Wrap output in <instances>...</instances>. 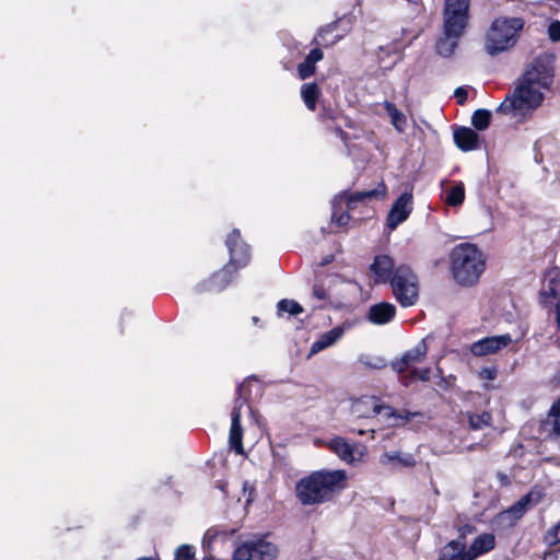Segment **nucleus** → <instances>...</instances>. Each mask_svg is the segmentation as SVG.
<instances>
[{
  "label": "nucleus",
  "mask_w": 560,
  "mask_h": 560,
  "mask_svg": "<svg viewBox=\"0 0 560 560\" xmlns=\"http://www.w3.org/2000/svg\"><path fill=\"white\" fill-rule=\"evenodd\" d=\"M552 68L547 55L538 56L526 69L514 91L505 96L497 113L522 119L544 100V91L552 83Z\"/></svg>",
  "instance_id": "f257e3e1"
},
{
  "label": "nucleus",
  "mask_w": 560,
  "mask_h": 560,
  "mask_svg": "<svg viewBox=\"0 0 560 560\" xmlns=\"http://www.w3.org/2000/svg\"><path fill=\"white\" fill-rule=\"evenodd\" d=\"M345 470H316L300 479L295 487L303 505H318L331 501L346 487Z\"/></svg>",
  "instance_id": "f03ea898"
},
{
  "label": "nucleus",
  "mask_w": 560,
  "mask_h": 560,
  "mask_svg": "<svg viewBox=\"0 0 560 560\" xmlns=\"http://www.w3.org/2000/svg\"><path fill=\"white\" fill-rule=\"evenodd\" d=\"M469 0H444L442 35L436 42V52L450 57L458 46L469 20Z\"/></svg>",
  "instance_id": "7ed1b4c3"
},
{
  "label": "nucleus",
  "mask_w": 560,
  "mask_h": 560,
  "mask_svg": "<svg viewBox=\"0 0 560 560\" xmlns=\"http://www.w3.org/2000/svg\"><path fill=\"white\" fill-rule=\"evenodd\" d=\"M450 260L455 280H477L486 268L483 253L471 243L456 245Z\"/></svg>",
  "instance_id": "20e7f679"
},
{
  "label": "nucleus",
  "mask_w": 560,
  "mask_h": 560,
  "mask_svg": "<svg viewBox=\"0 0 560 560\" xmlns=\"http://www.w3.org/2000/svg\"><path fill=\"white\" fill-rule=\"evenodd\" d=\"M523 21L517 18H500L491 24L485 48L491 55H498L513 47L516 43L517 33L523 28Z\"/></svg>",
  "instance_id": "39448f33"
},
{
  "label": "nucleus",
  "mask_w": 560,
  "mask_h": 560,
  "mask_svg": "<svg viewBox=\"0 0 560 560\" xmlns=\"http://www.w3.org/2000/svg\"><path fill=\"white\" fill-rule=\"evenodd\" d=\"M386 196V186L384 183H378L374 189L355 191L348 194L342 191L335 196L331 202V220L339 228L347 225L350 221L348 211L352 210L357 203L365 202L372 198L383 199Z\"/></svg>",
  "instance_id": "423d86ee"
},
{
  "label": "nucleus",
  "mask_w": 560,
  "mask_h": 560,
  "mask_svg": "<svg viewBox=\"0 0 560 560\" xmlns=\"http://www.w3.org/2000/svg\"><path fill=\"white\" fill-rule=\"evenodd\" d=\"M225 246L230 254L229 262L222 268L224 278H232L236 271L247 266L250 260V248L242 238L238 230L234 229L225 240Z\"/></svg>",
  "instance_id": "0eeeda50"
},
{
  "label": "nucleus",
  "mask_w": 560,
  "mask_h": 560,
  "mask_svg": "<svg viewBox=\"0 0 560 560\" xmlns=\"http://www.w3.org/2000/svg\"><path fill=\"white\" fill-rule=\"evenodd\" d=\"M278 548L265 538H254L237 546L233 552V560H275Z\"/></svg>",
  "instance_id": "6e6552de"
},
{
  "label": "nucleus",
  "mask_w": 560,
  "mask_h": 560,
  "mask_svg": "<svg viewBox=\"0 0 560 560\" xmlns=\"http://www.w3.org/2000/svg\"><path fill=\"white\" fill-rule=\"evenodd\" d=\"M544 497L539 489H532L508 510L499 514V521L508 526H513L532 508L537 505Z\"/></svg>",
  "instance_id": "1a4fd4ad"
},
{
  "label": "nucleus",
  "mask_w": 560,
  "mask_h": 560,
  "mask_svg": "<svg viewBox=\"0 0 560 560\" xmlns=\"http://www.w3.org/2000/svg\"><path fill=\"white\" fill-rule=\"evenodd\" d=\"M247 381L240 384L236 388L237 397L234 402V407L231 411V428L229 434L230 447L235 451L236 454H244L243 448V429L241 425V408L243 407L245 399H242L244 390L247 386Z\"/></svg>",
  "instance_id": "9d476101"
},
{
  "label": "nucleus",
  "mask_w": 560,
  "mask_h": 560,
  "mask_svg": "<svg viewBox=\"0 0 560 560\" xmlns=\"http://www.w3.org/2000/svg\"><path fill=\"white\" fill-rule=\"evenodd\" d=\"M370 270L376 280H409L413 276L408 266L402 265L394 269V261L387 255L376 256Z\"/></svg>",
  "instance_id": "9b49d317"
},
{
  "label": "nucleus",
  "mask_w": 560,
  "mask_h": 560,
  "mask_svg": "<svg viewBox=\"0 0 560 560\" xmlns=\"http://www.w3.org/2000/svg\"><path fill=\"white\" fill-rule=\"evenodd\" d=\"M413 209L412 190L402 192L393 203L387 218L386 225L394 231L400 223L405 222Z\"/></svg>",
  "instance_id": "f8f14e48"
},
{
  "label": "nucleus",
  "mask_w": 560,
  "mask_h": 560,
  "mask_svg": "<svg viewBox=\"0 0 560 560\" xmlns=\"http://www.w3.org/2000/svg\"><path fill=\"white\" fill-rule=\"evenodd\" d=\"M329 450L347 464L360 462L364 455L357 443H350L342 436H335L328 443Z\"/></svg>",
  "instance_id": "ddd939ff"
},
{
  "label": "nucleus",
  "mask_w": 560,
  "mask_h": 560,
  "mask_svg": "<svg viewBox=\"0 0 560 560\" xmlns=\"http://www.w3.org/2000/svg\"><path fill=\"white\" fill-rule=\"evenodd\" d=\"M511 342L512 337L510 334L485 337L470 346V352L475 357H483L506 348Z\"/></svg>",
  "instance_id": "4468645a"
},
{
  "label": "nucleus",
  "mask_w": 560,
  "mask_h": 560,
  "mask_svg": "<svg viewBox=\"0 0 560 560\" xmlns=\"http://www.w3.org/2000/svg\"><path fill=\"white\" fill-rule=\"evenodd\" d=\"M428 352V347L422 339L412 349L406 351L402 357L392 363V368L397 373L401 374L409 370L413 364L421 362Z\"/></svg>",
  "instance_id": "2eb2a0df"
},
{
  "label": "nucleus",
  "mask_w": 560,
  "mask_h": 560,
  "mask_svg": "<svg viewBox=\"0 0 560 560\" xmlns=\"http://www.w3.org/2000/svg\"><path fill=\"white\" fill-rule=\"evenodd\" d=\"M472 527L469 525L460 528V538L454 539L443 546L439 551V560H463L467 559L466 544L463 540L466 533H471Z\"/></svg>",
  "instance_id": "dca6fc26"
},
{
  "label": "nucleus",
  "mask_w": 560,
  "mask_h": 560,
  "mask_svg": "<svg viewBox=\"0 0 560 560\" xmlns=\"http://www.w3.org/2000/svg\"><path fill=\"white\" fill-rule=\"evenodd\" d=\"M396 301L402 307H409L417 303L419 298L418 282H389Z\"/></svg>",
  "instance_id": "f3484780"
},
{
  "label": "nucleus",
  "mask_w": 560,
  "mask_h": 560,
  "mask_svg": "<svg viewBox=\"0 0 560 560\" xmlns=\"http://www.w3.org/2000/svg\"><path fill=\"white\" fill-rule=\"evenodd\" d=\"M396 316V306L388 302H380L369 307L366 313V320L373 325H386Z\"/></svg>",
  "instance_id": "a211bd4d"
},
{
  "label": "nucleus",
  "mask_w": 560,
  "mask_h": 560,
  "mask_svg": "<svg viewBox=\"0 0 560 560\" xmlns=\"http://www.w3.org/2000/svg\"><path fill=\"white\" fill-rule=\"evenodd\" d=\"M539 433L544 439L560 436V398L553 402L547 417L540 421Z\"/></svg>",
  "instance_id": "6ab92c4d"
},
{
  "label": "nucleus",
  "mask_w": 560,
  "mask_h": 560,
  "mask_svg": "<svg viewBox=\"0 0 560 560\" xmlns=\"http://www.w3.org/2000/svg\"><path fill=\"white\" fill-rule=\"evenodd\" d=\"M339 22L335 21L322 27L313 39V44L323 47H331L341 40L345 36L343 33L335 34Z\"/></svg>",
  "instance_id": "aec40b11"
},
{
  "label": "nucleus",
  "mask_w": 560,
  "mask_h": 560,
  "mask_svg": "<svg viewBox=\"0 0 560 560\" xmlns=\"http://www.w3.org/2000/svg\"><path fill=\"white\" fill-rule=\"evenodd\" d=\"M494 536L492 534H481L477 536L467 551V559L475 560L479 556L492 550L494 548Z\"/></svg>",
  "instance_id": "412c9836"
},
{
  "label": "nucleus",
  "mask_w": 560,
  "mask_h": 560,
  "mask_svg": "<svg viewBox=\"0 0 560 560\" xmlns=\"http://www.w3.org/2000/svg\"><path fill=\"white\" fill-rule=\"evenodd\" d=\"M454 141L462 151H471L478 148L479 136L471 128L462 127L454 131Z\"/></svg>",
  "instance_id": "4be33fe9"
},
{
  "label": "nucleus",
  "mask_w": 560,
  "mask_h": 560,
  "mask_svg": "<svg viewBox=\"0 0 560 560\" xmlns=\"http://www.w3.org/2000/svg\"><path fill=\"white\" fill-rule=\"evenodd\" d=\"M235 533V529H225L223 526H213L207 529L202 537V549L206 553H210L212 549V544L220 540L224 542L226 539H229L233 534Z\"/></svg>",
  "instance_id": "5701e85b"
},
{
  "label": "nucleus",
  "mask_w": 560,
  "mask_h": 560,
  "mask_svg": "<svg viewBox=\"0 0 560 560\" xmlns=\"http://www.w3.org/2000/svg\"><path fill=\"white\" fill-rule=\"evenodd\" d=\"M380 462L383 465L390 466L393 468L396 467H406L410 468L416 465V458L410 453L404 452H386L381 456Z\"/></svg>",
  "instance_id": "b1692460"
},
{
  "label": "nucleus",
  "mask_w": 560,
  "mask_h": 560,
  "mask_svg": "<svg viewBox=\"0 0 560 560\" xmlns=\"http://www.w3.org/2000/svg\"><path fill=\"white\" fill-rule=\"evenodd\" d=\"M343 328L340 326L334 327L332 329L325 331L319 338L314 341L311 346V354H316L326 348L336 343L343 335Z\"/></svg>",
  "instance_id": "393cba45"
},
{
  "label": "nucleus",
  "mask_w": 560,
  "mask_h": 560,
  "mask_svg": "<svg viewBox=\"0 0 560 560\" xmlns=\"http://www.w3.org/2000/svg\"><path fill=\"white\" fill-rule=\"evenodd\" d=\"M323 57H324L323 51L318 47L313 48L308 52V55L306 56L304 61H302L298 66V73H299L300 79L305 80V79L310 78L312 74H314L315 65H316V62L320 61L323 59Z\"/></svg>",
  "instance_id": "a878e982"
},
{
  "label": "nucleus",
  "mask_w": 560,
  "mask_h": 560,
  "mask_svg": "<svg viewBox=\"0 0 560 560\" xmlns=\"http://www.w3.org/2000/svg\"><path fill=\"white\" fill-rule=\"evenodd\" d=\"M384 107L390 118V122L393 125V127L398 131V132H404L406 127H407V117L406 115L400 112L395 104L390 103V102H385L384 103Z\"/></svg>",
  "instance_id": "bb28decb"
},
{
  "label": "nucleus",
  "mask_w": 560,
  "mask_h": 560,
  "mask_svg": "<svg viewBox=\"0 0 560 560\" xmlns=\"http://www.w3.org/2000/svg\"><path fill=\"white\" fill-rule=\"evenodd\" d=\"M320 92L316 83H305L301 88V97L310 110H315Z\"/></svg>",
  "instance_id": "cd10ccee"
},
{
  "label": "nucleus",
  "mask_w": 560,
  "mask_h": 560,
  "mask_svg": "<svg viewBox=\"0 0 560 560\" xmlns=\"http://www.w3.org/2000/svg\"><path fill=\"white\" fill-rule=\"evenodd\" d=\"M375 396L362 398L352 404V413L358 418H373L372 406L374 405Z\"/></svg>",
  "instance_id": "c85d7f7f"
},
{
  "label": "nucleus",
  "mask_w": 560,
  "mask_h": 560,
  "mask_svg": "<svg viewBox=\"0 0 560 560\" xmlns=\"http://www.w3.org/2000/svg\"><path fill=\"white\" fill-rule=\"evenodd\" d=\"M551 284H555L549 288L548 291H541L540 292V300L541 303L547 305L548 303H551V301L558 300L556 304V314H557V320L560 323V282H550Z\"/></svg>",
  "instance_id": "c756f323"
},
{
  "label": "nucleus",
  "mask_w": 560,
  "mask_h": 560,
  "mask_svg": "<svg viewBox=\"0 0 560 560\" xmlns=\"http://www.w3.org/2000/svg\"><path fill=\"white\" fill-rule=\"evenodd\" d=\"M372 413L375 416L382 415L387 420L392 418L396 420L398 417H402L401 413L393 407L382 404L377 397H375L374 405L372 406Z\"/></svg>",
  "instance_id": "7c9ffc66"
},
{
  "label": "nucleus",
  "mask_w": 560,
  "mask_h": 560,
  "mask_svg": "<svg viewBox=\"0 0 560 560\" xmlns=\"http://www.w3.org/2000/svg\"><path fill=\"white\" fill-rule=\"evenodd\" d=\"M303 312V307L294 300L282 299L277 304V313L282 316L284 313L298 315Z\"/></svg>",
  "instance_id": "2f4dec72"
},
{
  "label": "nucleus",
  "mask_w": 560,
  "mask_h": 560,
  "mask_svg": "<svg viewBox=\"0 0 560 560\" xmlns=\"http://www.w3.org/2000/svg\"><path fill=\"white\" fill-rule=\"evenodd\" d=\"M490 119V110L477 109L471 116V124L477 130H486L489 127Z\"/></svg>",
  "instance_id": "473e14b6"
},
{
  "label": "nucleus",
  "mask_w": 560,
  "mask_h": 560,
  "mask_svg": "<svg viewBox=\"0 0 560 560\" xmlns=\"http://www.w3.org/2000/svg\"><path fill=\"white\" fill-rule=\"evenodd\" d=\"M465 198V189L462 183L454 185L446 195V202L450 206H459L463 203Z\"/></svg>",
  "instance_id": "72a5a7b5"
},
{
  "label": "nucleus",
  "mask_w": 560,
  "mask_h": 560,
  "mask_svg": "<svg viewBox=\"0 0 560 560\" xmlns=\"http://www.w3.org/2000/svg\"><path fill=\"white\" fill-rule=\"evenodd\" d=\"M468 419L469 424L474 430H480L490 425L492 417L489 412L483 411L481 413H471Z\"/></svg>",
  "instance_id": "f704fd0d"
},
{
  "label": "nucleus",
  "mask_w": 560,
  "mask_h": 560,
  "mask_svg": "<svg viewBox=\"0 0 560 560\" xmlns=\"http://www.w3.org/2000/svg\"><path fill=\"white\" fill-rule=\"evenodd\" d=\"M226 288L225 282H199L194 291L198 294L209 292V293H220L224 291Z\"/></svg>",
  "instance_id": "c9c22d12"
},
{
  "label": "nucleus",
  "mask_w": 560,
  "mask_h": 560,
  "mask_svg": "<svg viewBox=\"0 0 560 560\" xmlns=\"http://www.w3.org/2000/svg\"><path fill=\"white\" fill-rule=\"evenodd\" d=\"M336 262V257L334 255H328L326 257H324L320 262H318L315 268H314V276L316 278H322L324 276H339V273L337 272H328L326 273L323 268L327 265H330V264H335Z\"/></svg>",
  "instance_id": "e433bc0d"
},
{
  "label": "nucleus",
  "mask_w": 560,
  "mask_h": 560,
  "mask_svg": "<svg viewBox=\"0 0 560 560\" xmlns=\"http://www.w3.org/2000/svg\"><path fill=\"white\" fill-rule=\"evenodd\" d=\"M195 557V548L191 545H180L175 550V559L176 560H192Z\"/></svg>",
  "instance_id": "4c0bfd02"
},
{
  "label": "nucleus",
  "mask_w": 560,
  "mask_h": 560,
  "mask_svg": "<svg viewBox=\"0 0 560 560\" xmlns=\"http://www.w3.org/2000/svg\"><path fill=\"white\" fill-rule=\"evenodd\" d=\"M546 540L550 545H557L560 542V522L548 529Z\"/></svg>",
  "instance_id": "58836bf2"
},
{
  "label": "nucleus",
  "mask_w": 560,
  "mask_h": 560,
  "mask_svg": "<svg viewBox=\"0 0 560 560\" xmlns=\"http://www.w3.org/2000/svg\"><path fill=\"white\" fill-rule=\"evenodd\" d=\"M548 34L552 40H555V42L560 40V22L559 21H555V22L550 23V25L548 27Z\"/></svg>",
  "instance_id": "ea45409f"
},
{
  "label": "nucleus",
  "mask_w": 560,
  "mask_h": 560,
  "mask_svg": "<svg viewBox=\"0 0 560 560\" xmlns=\"http://www.w3.org/2000/svg\"><path fill=\"white\" fill-rule=\"evenodd\" d=\"M430 369L429 368H425V369H422V370H418V369H415L412 371V378H419L421 381H428L430 378Z\"/></svg>",
  "instance_id": "a19ab883"
},
{
  "label": "nucleus",
  "mask_w": 560,
  "mask_h": 560,
  "mask_svg": "<svg viewBox=\"0 0 560 560\" xmlns=\"http://www.w3.org/2000/svg\"><path fill=\"white\" fill-rule=\"evenodd\" d=\"M361 362L372 369H382L386 365L385 360L382 358H375L372 362L361 359Z\"/></svg>",
  "instance_id": "79ce46f5"
},
{
  "label": "nucleus",
  "mask_w": 560,
  "mask_h": 560,
  "mask_svg": "<svg viewBox=\"0 0 560 560\" xmlns=\"http://www.w3.org/2000/svg\"><path fill=\"white\" fill-rule=\"evenodd\" d=\"M313 294L320 301H325L328 298L327 291L319 284L314 285Z\"/></svg>",
  "instance_id": "37998d69"
},
{
  "label": "nucleus",
  "mask_w": 560,
  "mask_h": 560,
  "mask_svg": "<svg viewBox=\"0 0 560 560\" xmlns=\"http://www.w3.org/2000/svg\"><path fill=\"white\" fill-rule=\"evenodd\" d=\"M455 97L457 98V103L463 105L467 100V91L464 88H457L454 92Z\"/></svg>",
  "instance_id": "c03bdc74"
},
{
  "label": "nucleus",
  "mask_w": 560,
  "mask_h": 560,
  "mask_svg": "<svg viewBox=\"0 0 560 560\" xmlns=\"http://www.w3.org/2000/svg\"><path fill=\"white\" fill-rule=\"evenodd\" d=\"M401 416L402 417H398L396 421L401 420L402 422H407L412 418L420 416V412L405 411L404 413H401ZM393 425H398V422L393 423Z\"/></svg>",
  "instance_id": "a18cd8bd"
},
{
  "label": "nucleus",
  "mask_w": 560,
  "mask_h": 560,
  "mask_svg": "<svg viewBox=\"0 0 560 560\" xmlns=\"http://www.w3.org/2000/svg\"><path fill=\"white\" fill-rule=\"evenodd\" d=\"M544 560H560V548H556L546 552Z\"/></svg>",
  "instance_id": "49530a36"
},
{
  "label": "nucleus",
  "mask_w": 560,
  "mask_h": 560,
  "mask_svg": "<svg viewBox=\"0 0 560 560\" xmlns=\"http://www.w3.org/2000/svg\"><path fill=\"white\" fill-rule=\"evenodd\" d=\"M545 280H560V269L559 268H552L548 271Z\"/></svg>",
  "instance_id": "de8ad7c7"
},
{
  "label": "nucleus",
  "mask_w": 560,
  "mask_h": 560,
  "mask_svg": "<svg viewBox=\"0 0 560 560\" xmlns=\"http://www.w3.org/2000/svg\"><path fill=\"white\" fill-rule=\"evenodd\" d=\"M132 317V313L131 312H122L121 316H120V326H121V332L124 331V328H122V324L125 323V320L127 318H131Z\"/></svg>",
  "instance_id": "09e8293b"
},
{
  "label": "nucleus",
  "mask_w": 560,
  "mask_h": 560,
  "mask_svg": "<svg viewBox=\"0 0 560 560\" xmlns=\"http://www.w3.org/2000/svg\"><path fill=\"white\" fill-rule=\"evenodd\" d=\"M335 133L336 136L340 137L345 143L347 142L346 133L340 128H336Z\"/></svg>",
  "instance_id": "8fccbe9b"
},
{
  "label": "nucleus",
  "mask_w": 560,
  "mask_h": 560,
  "mask_svg": "<svg viewBox=\"0 0 560 560\" xmlns=\"http://www.w3.org/2000/svg\"><path fill=\"white\" fill-rule=\"evenodd\" d=\"M252 322L254 325H258L260 323V318L258 316H253Z\"/></svg>",
  "instance_id": "3c124183"
},
{
  "label": "nucleus",
  "mask_w": 560,
  "mask_h": 560,
  "mask_svg": "<svg viewBox=\"0 0 560 560\" xmlns=\"http://www.w3.org/2000/svg\"><path fill=\"white\" fill-rule=\"evenodd\" d=\"M203 560H219V559H217V558H214V557H212V556H206V557L203 558Z\"/></svg>",
  "instance_id": "603ef678"
},
{
  "label": "nucleus",
  "mask_w": 560,
  "mask_h": 560,
  "mask_svg": "<svg viewBox=\"0 0 560 560\" xmlns=\"http://www.w3.org/2000/svg\"><path fill=\"white\" fill-rule=\"evenodd\" d=\"M365 432H366L365 430H358V431H357V433H358L359 435H364V434H365Z\"/></svg>",
  "instance_id": "864d4df0"
},
{
  "label": "nucleus",
  "mask_w": 560,
  "mask_h": 560,
  "mask_svg": "<svg viewBox=\"0 0 560 560\" xmlns=\"http://www.w3.org/2000/svg\"><path fill=\"white\" fill-rule=\"evenodd\" d=\"M137 560H154V559H153V558H151V557H144V558H139V559H137Z\"/></svg>",
  "instance_id": "5fc2aeb1"
},
{
  "label": "nucleus",
  "mask_w": 560,
  "mask_h": 560,
  "mask_svg": "<svg viewBox=\"0 0 560 560\" xmlns=\"http://www.w3.org/2000/svg\"><path fill=\"white\" fill-rule=\"evenodd\" d=\"M487 376H488V378H492V377H493V376H492V372H491V371H488Z\"/></svg>",
  "instance_id": "6e6d98bb"
}]
</instances>
